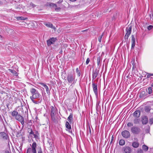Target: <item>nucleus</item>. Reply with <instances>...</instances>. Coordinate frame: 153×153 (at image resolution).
I'll return each mask as SVG.
<instances>
[{
  "mask_svg": "<svg viewBox=\"0 0 153 153\" xmlns=\"http://www.w3.org/2000/svg\"><path fill=\"white\" fill-rule=\"evenodd\" d=\"M11 115L13 117H14L16 120L20 122L22 125H24L25 123L24 118L17 111H13L11 113Z\"/></svg>",
  "mask_w": 153,
  "mask_h": 153,
  "instance_id": "1",
  "label": "nucleus"
},
{
  "mask_svg": "<svg viewBox=\"0 0 153 153\" xmlns=\"http://www.w3.org/2000/svg\"><path fill=\"white\" fill-rule=\"evenodd\" d=\"M37 146L36 143L33 142L31 146V148H29L27 151L26 153H37L36 148Z\"/></svg>",
  "mask_w": 153,
  "mask_h": 153,
  "instance_id": "2",
  "label": "nucleus"
},
{
  "mask_svg": "<svg viewBox=\"0 0 153 153\" xmlns=\"http://www.w3.org/2000/svg\"><path fill=\"white\" fill-rule=\"evenodd\" d=\"M132 26H128L126 27V35L124 37L125 39L127 40L131 32Z\"/></svg>",
  "mask_w": 153,
  "mask_h": 153,
  "instance_id": "3",
  "label": "nucleus"
},
{
  "mask_svg": "<svg viewBox=\"0 0 153 153\" xmlns=\"http://www.w3.org/2000/svg\"><path fill=\"white\" fill-rule=\"evenodd\" d=\"M51 116L52 119L54 121L56 120L55 115L56 112V108L53 106H51Z\"/></svg>",
  "mask_w": 153,
  "mask_h": 153,
  "instance_id": "4",
  "label": "nucleus"
},
{
  "mask_svg": "<svg viewBox=\"0 0 153 153\" xmlns=\"http://www.w3.org/2000/svg\"><path fill=\"white\" fill-rule=\"evenodd\" d=\"M40 96V94L38 92V91H37L36 93L33 94V95H32V96H30V99L32 101V102H33L36 103V102H35V101H34V99H37L39 98V97Z\"/></svg>",
  "mask_w": 153,
  "mask_h": 153,
  "instance_id": "5",
  "label": "nucleus"
},
{
  "mask_svg": "<svg viewBox=\"0 0 153 153\" xmlns=\"http://www.w3.org/2000/svg\"><path fill=\"white\" fill-rule=\"evenodd\" d=\"M92 86L93 91L95 95L97 97L98 95L97 84L95 83L94 82H92Z\"/></svg>",
  "mask_w": 153,
  "mask_h": 153,
  "instance_id": "6",
  "label": "nucleus"
},
{
  "mask_svg": "<svg viewBox=\"0 0 153 153\" xmlns=\"http://www.w3.org/2000/svg\"><path fill=\"white\" fill-rule=\"evenodd\" d=\"M75 79V76L74 75L71 74H68L67 76V80L69 82H72Z\"/></svg>",
  "mask_w": 153,
  "mask_h": 153,
  "instance_id": "7",
  "label": "nucleus"
},
{
  "mask_svg": "<svg viewBox=\"0 0 153 153\" xmlns=\"http://www.w3.org/2000/svg\"><path fill=\"white\" fill-rule=\"evenodd\" d=\"M131 131L132 133L134 134H138L140 132V129L138 127L133 126L131 128Z\"/></svg>",
  "mask_w": 153,
  "mask_h": 153,
  "instance_id": "8",
  "label": "nucleus"
},
{
  "mask_svg": "<svg viewBox=\"0 0 153 153\" xmlns=\"http://www.w3.org/2000/svg\"><path fill=\"white\" fill-rule=\"evenodd\" d=\"M122 134L124 137L126 138L129 137L130 136L129 132L127 130L124 131L122 132Z\"/></svg>",
  "mask_w": 153,
  "mask_h": 153,
  "instance_id": "9",
  "label": "nucleus"
},
{
  "mask_svg": "<svg viewBox=\"0 0 153 153\" xmlns=\"http://www.w3.org/2000/svg\"><path fill=\"white\" fill-rule=\"evenodd\" d=\"M56 38L53 37L51 38L47 41V44L48 46H50L52 44H53L56 40Z\"/></svg>",
  "mask_w": 153,
  "mask_h": 153,
  "instance_id": "10",
  "label": "nucleus"
},
{
  "mask_svg": "<svg viewBox=\"0 0 153 153\" xmlns=\"http://www.w3.org/2000/svg\"><path fill=\"white\" fill-rule=\"evenodd\" d=\"M98 71L97 69H95L93 71L92 74V79H95L97 76L98 74Z\"/></svg>",
  "mask_w": 153,
  "mask_h": 153,
  "instance_id": "11",
  "label": "nucleus"
},
{
  "mask_svg": "<svg viewBox=\"0 0 153 153\" xmlns=\"http://www.w3.org/2000/svg\"><path fill=\"white\" fill-rule=\"evenodd\" d=\"M131 48H134L135 45V38L133 35L131 36Z\"/></svg>",
  "mask_w": 153,
  "mask_h": 153,
  "instance_id": "12",
  "label": "nucleus"
},
{
  "mask_svg": "<svg viewBox=\"0 0 153 153\" xmlns=\"http://www.w3.org/2000/svg\"><path fill=\"white\" fill-rule=\"evenodd\" d=\"M44 24L48 27L51 28H52L54 30H55L56 28L54 26H53V25L51 23H44Z\"/></svg>",
  "mask_w": 153,
  "mask_h": 153,
  "instance_id": "13",
  "label": "nucleus"
},
{
  "mask_svg": "<svg viewBox=\"0 0 153 153\" xmlns=\"http://www.w3.org/2000/svg\"><path fill=\"white\" fill-rule=\"evenodd\" d=\"M124 151L125 153H130L131 152V149L130 147L126 146L124 147Z\"/></svg>",
  "mask_w": 153,
  "mask_h": 153,
  "instance_id": "14",
  "label": "nucleus"
},
{
  "mask_svg": "<svg viewBox=\"0 0 153 153\" xmlns=\"http://www.w3.org/2000/svg\"><path fill=\"white\" fill-rule=\"evenodd\" d=\"M140 111L139 110H137L134 113V116L135 117H140Z\"/></svg>",
  "mask_w": 153,
  "mask_h": 153,
  "instance_id": "15",
  "label": "nucleus"
},
{
  "mask_svg": "<svg viewBox=\"0 0 153 153\" xmlns=\"http://www.w3.org/2000/svg\"><path fill=\"white\" fill-rule=\"evenodd\" d=\"M148 121V118L146 117H143L142 120V123L143 124H146L147 123Z\"/></svg>",
  "mask_w": 153,
  "mask_h": 153,
  "instance_id": "16",
  "label": "nucleus"
},
{
  "mask_svg": "<svg viewBox=\"0 0 153 153\" xmlns=\"http://www.w3.org/2000/svg\"><path fill=\"white\" fill-rule=\"evenodd\" d=\"M16 18L18 20H25L27 19V17H24L23 16L16 17Z\"/></svg>",
  "mask_w": 153,
  "mask_h": 153,
  "instance_id": "17",
  "label": "nucleus"
},
{
  "mask_svg": "<svg viewBox=\"0 0 153 153\" xmlns=\"http://www.w3.org/2000/svg\"><path fill=\"white\" fill-rule=\"evenodd\" d=\"M139 145V144L137 142H134L132 143V146L135 148H137L138 147Z\"/></svg>",
  "mask_w": 153,
  "mask_h": 153,
  "instance_id": "18",
  "label": "nucleus"
},
{
  "mask_svg": "<svg viewBox=\"0 0 153 153\" xmlns=\"http://www.w3.org/2000/svg\"><path fill=\"white\" fill-rule=\"evenodd\" d=\"M70 122H71L73 120V115L71 114L67 119Z\"/></svg>",
  "mask_w": 153,
  "mask_h": 153,
  "instance_id": "19",
  "label": "nucleus"
},
{
  "mask_svg": "<svg viewBox=\"0 0 153 153\" xmlns=\"http://www.w3.org/2000/svg\"><path fill=\"white\" fill-rule=\"evenodd\" d=\"M8 70L13 74V75L15 76H17V73L15 71L11 70V69H9Z\"/></svg>",
  "mask_w": 153,
  "mask_h": 153,
  "instance_id": "20",
  "label": "nucleus"
},
{
  "mask_svg": "<svg viewBox=\"0 0 153 153\" xmlns=\"http://www.w3.org/2000/svg\"><path fill=\"white\" fill-rule=\"evenodd\" d=\"M65 126L66 128L68 129H71V128L70 125L68 121H66V122Z\"/></svg>",
  "mask_w": 153,
  "mask_h": 153,
  "instance_id": "21",
  "label": "nucleus"
},
{
  "mask_svg": "<svg viewBox=\"0 0 153 153\" xmlns=\"http://www.w3.org/2000/svg\"><path fill=\"white\" fill-rule=\"evenodd\" d=\"M125 141L124 140L121 139L120 140L119 142V144L121 146H123L125 144Z\"/></svg>",
  "mask_w": 153,
  "mask_h": 153,
  "instance_id": "22",
  "label": "nucleus"
},
{
  "mask_svg": "<svg viewBox=\"0 0 153 153\" xmlns=\"http://www.w3.org/2000/svg\"><path fill=\"white\" fill-rule=\"evenodd\" d=\"M38 91H36L35 89L34 88H31L30 90V92L32 95H33V94L37 92Z\"/></svg>",
  "mask_w": 153,
  "mask_h": 153,
  "instance_id": "23",
  "label": "nucleus"
},
{
  "mask_svg": "<svg viewBox=\"0 0 153 153\" xmlns=\"http://www.w3.org/2000/svg\"><path fill=\"white\" fill-rule=\"evenodd\" d=\"M142 149L143 150L146 151L148 150V147L144 145L142 146Z\"/></svg>",
  "mask_w": 153,
  "mask_h": 153,
  "instance_id": "24",
  "label": "nucleus"
},
{
  "mask_svg": "<svg viewBox=\"0 0 153 153\" xmlns=\"http://www.w3.org/2000/svg\"><path fill=\"white\" fill-rule=\"evenodd\" d=\"M44 88L46 89V91L48 94L50 93V91L49 90V88L46 85L45 86V87H44Z\"/></svg>",
  "mask_w": 153,
  "mask_h": 153,
  "instance_id": "25",
  "label": "nucleus"
},
{
  "mask_svg": "<svg viewBox=\"0 0 153 153\" xmlns=\"http://www.w3.org/2000/svg\"><path fill=\"white\" fill-rule=\"evenodd\" d=\"M152 92V88L151 87H149L148 88V93L149 94H151Z\"/></svg>",
  "mask_w": 153,
  "mask_h": 153,
  "instance_id": "26",
  "label": "nucleus"
},
{
  "mask_svg": "<svg viewBox=\"0 0 153 153\" xmlns=\"http://www.w3.org/2000/svg\"><path fill=\"white\" fill-rule=\"evenodd\" d=\"M50 5L51 7H55L56 10V8L57 7L56 5L55 4H54L53 3H51L50 4Z\"/></svg>",
  "mask_w": 153,
  "mask_h": 153,
  "instance_id": "27",
  "label": "nucleus"
},
{
  "mask_svg": "<svg viewBox=\"0 0 153 153\" xmlns=\"http://www.w3.org/2000/svg\"><path fill=\"white\" fill-rule=\"evenodd\" d=\"M103 35V33H102V35L100 36L98 38V41L100 42H101L102 38Z\"/></svg>",
  "mask_w": 153,
  "mask_h": 153,
  "instance_id": "28",
  "label": "nucleus"
},
{
  "mask_svg": "<svg viewBox=\"0 0 153 153\" xmlns=\"http://www.w3.org/2000/svg\"><path fill=\"white\" fill-rule=\"evenodd\" d=\"M76 72L77 73L78 76H80V73L79 71L78 68H77L76 69Z\"/></svg>",
  "mask_w": 153,
  "mask_h": 153,
  "instance_id": "29",
  "label": "nucleus"
},
{
  "mask_svg": "<svg viewBox=\"0 0 153 153\" xmlns=\"http://www.w3.org/2000/svg\"><path fill=\"white\" fill-rule=\"evenodd\" d=\"M97 63L98 65L100 63V57H98L97 58Z\"/></svg>",
  "mask_w": 153,
  "mask_h": 153,
  "instance_id": "30",
  "label": "nucleus"
},
{
  "mask_svg": "<svg viewBox=\"0 0 153 153\" xmlns=\"http://www.w3.org/2000/svg\"><path fill=\"white\" fill-rule=\"evenodd\" d=\"M153 76V74H150V73H147V78H149L151 76Z\"/></svg>",
  "mask_w": 153,
  "mask_h": 153,
  "instance_id": "31",
  "label": "nucleus"
},
{
  "mask_svg": "<svg viewBox=\"0 0 153 153\" xmlns=\"http://www.w3.org/2000/svg\"><path fill=\"white\" fill-rule=\"evenodd\" d=\"M48 143L49 144V145L50 146H51L52 145L53 143L52 141L51 140H48Z\"/></svg>",
  "mask_w": 153,
  "mask_h": 153,
  "instance_id": "32",
  "label": "nucleus"
},
{
  "mask_svg": "<svg viewBox=\"0 0 153 153\" xmlns=\"http://www.w3.org/2000/svg\"><path fill=\"white\" fill-rule=\"evenodd\" d=\"M127 125L128 126H133V124L131 123H127Z\"/></svg>",
  "mask_w": 153,
  "mask_h": 153,
  "instance_id": "33",
  "label": "nucleus"
},
{
  "mask_svg": "<svg viewBox=\"0 0 153 153\" xmlns=\"http://www.w3.org/2000/svg\"><path fill=\"white\" fill-rule=\"evenodd\" d=\"M134 122L135 124H137L139 123L138 120L137 119H135L134 120Z\"/></svg>",
  "mask_w": 153,
  "mask_h": 153,
  "instance_id": "34",
  "label": "nucleus"
},
{
  "mask_svg": "<svg viewBox=\"0 0 153 153\" xmlns=\"http://www.w3.org/2000/svg\"><path fill=\"white\" fill-rule=\"evenodd\" d=\"M90 61V60L89 58H88L86 61V64L87 65L88 64L89 62Z\"/></svg>",
  "mask_w": 153,
  "mask_h": 153,
  "instance_id": "35",
  "label": "nucleus"
},
{
  "mask_svg": "<svg viewBox=\"0 0 153 153\" xmlns=\"http://www.w3.org/2000/svg\"><path fill=\"white\" fill-rule=\"evenodd\" d=\"M138 153H143L142 150L141 149H139L137 151Z\"/></svg>",
  "mask_w": 153,
  "mask_h": 153,
  "instance_id": "36",
  "label": "nucleus"
},
{
  "mask_svg": "<svg viewBox=\"0 0 153 153\" xmlns=\"http://www.w3.org/2000/svg\"><path fill=\"white\" fill-rule=\"evenodd\" d=\"M153 26L152 25H149L148 27V29L149 30H150L152 28Z\"/></svg>",
  "mask_w": 153,
  "mask_h": 153,
  "instance_id": "37",
  "label": "nucleus"
},
{
  "mask_svg": "<svg viewBox=\"0 0 153 153\" xmlns=\"http://www.w3.org/2000/svg\"><path fill=\"white\" fill-rule=\"evenodd\" d=\"M39 84L41 85L42 86H43L44 87H45V86L46 85L45 84L43 83L40 82V83Z\"/></svg>",
  "mask_w": 153,
  "mask_h": 153,
  "instance_id": "38",
  "label": "nucleus"
},
{
  "mask_svg": "<svg viewBox=\"0 0 153 153\" xmlns=\"http://www.w3.org/2000/svg\"><path fill=\"white\" fill-rule=\"evenodd\" d=\"M39 84L41 85L42 86H43L44 87H45V86L46 85L45 84L43 83L40 82V83Z\"/></svg>",
  "mask_w": 153,
  "mask_h": 153,
  "instance_id": "39",
  "label": "nucleus"
},
{
  "mask_svg": "<svg viewBox=\"0 0 153 153\" xmlns=\"http://www.w3.org/2000/svg\"><path fill=\"white\" fill-rule=\"evenodd\" d=\"M145 110L147 111H150L149 108L148 107H146L145 108Z\"/></svg>",
  "mask_w": 153,
  "mask_h": 153,
  "instance_id": "40",
  "label": "nucleus"
},
{
  "mask_svg": "<svg viewBox=\"0 0 153 153\" xmlns=\"http://www.w3.org/2000/svg\"><path fill=\"white\" fill-rule=\"evenodd\" d=\"M30 134H32L33 135L34 134V132L32 131V130L31 129H30Z\"/></svg>",
  "mask_w": 153,
  "mask_h": 153,
  "instance_id": "41",
  "label": "nucleus"
},
{
  "mask_svg": "<svg viewBox=\"0 0 153 153\" xmlns=\"http://www.w3.org/2000/svg\"><path fill=\"white\" fill-rule=\"evenodd\" d=\"M38 153H43L41 149L38 151Z\"/></svg>",
  "mask_w": 153,
  "mask_h": 153,
  "instance_id": "42",
  "label": "nucleus"
},
{
  "mask_svg": "<svg viewBox=\"0 0 153 153\" xmlns=\"http://www.w3.org/2000/svg\"><path fill=\"white\" fill-rule=\"evenodd\" d=\"M30 6L31 7H34L35 6V5L33 4V3H31L30 4Z\"/></svg>",
  "mask_w": 153,
  "mask_h": 153,
  "instance_id": "43",
  "label": "nucleus"
},
{
  "mask_svg": "<svg viewBox=\"0 0 153 153\" xmlns=\"http://www.w3.org/2000/svg\"><path fill=\"white\" fill-rule=\"evenodd\" d=\"M33 135V136L34 137L36 138L37 137V135H36V134H34Z\"/></svg>",
  "mask_w": 153,
  "mask_h": 153,
  "instance_id": "44",
  "label": "nucleus"
},
{
  "mask_svg": "<svg viewBox=\"0 0 153 153\" xmlns=\"http://www.w3.org/2000/svg\"><path fill=\"white\" fill-rule=\"evenodd\" d=\"M150 121L152 122V123H153V118H152L150 119Z\"/></svg>",
  "mask_w": 153,
  "mask_h": 153,
  "instance_id": "45",
  "label": "nucleus"
},
{
  "mask_svg": "<svg viewBox=\"0 0 153 153\" xmlns=\"http://www.w3.org/2000/svg\"><path fill=\"white\" fill-rule=\"evenodd\" d=\"M2 36L0 35V39L1 40L2 39Z\"/></svg>",
  "mask_w": 153,
  "mask_h": 153,
  "instance_id": "46",
  "label": "nucleus"
},
{
  "mask_svg": "<svg viewBox=\"0 0 153 153\" xmlns=\"http://www.w3.org/2000/svg\"><path fill=\"white\" fill-rule=\"evenodd\" d=\"M87 30L86 29V30H82V32H84V31H87Z\"/></svg>",
  "mask_w": 153,
  "mask_h": 153,
  "instance_id": "47",
  "label": "nucleus"
},
{
  "mask_svg": "<svg viewBox=\"0 0 153 153\" xmlns=\"http://www.w3.org/2000/svg\"><path fill=\"white\" fill-rule=\"evenodd\" d=\"M151 86L152 87H153V83L151 84Z\"/></svg>",
  "mask_w": 153,
  "mask_h": 153,
  "instance_id": "48",
  "label": "nucleus"
},
{
  "mask_svg": "<svg viewBox=\"0 0 153 153\" xmlns=\"http://www.w3.org/2000/svg\"><path fill=\"white\" fill-rule=\"evenodd\" d=\"M4 153H9V152H6Z\"/></svg>",
  "mask_w": 153,
  "mask_h": 153,
  "instance_id": "49",
  "label": "nucleus"
},
{
  "mask_svg": "<svg viewBox=\"0 0 153 153\" xmlns=\"http://www.w3.org/2000/svg\"><path fill=\"white\" fill-rule=\"evenodd\" d=\"M112 140H112V139H111V142L112 141Z\"/></svg>",
  "mask_w": 153,
  "mask_h": 153,
  "instance_id": "50",
  "label": "nucleus"
},
{
  "mask_svg": "<svg viewBox=\"0 0 153 153\" xmlns=\"http://www.w3.org/2000/svg\"><path fill=\"white\" fill-rule=\"evenodd\" d=\"M58 3H59V1H58Z\"/></svg>",
  "mask_w": 153,
  "mask_h": 153,
  "instance_id": "51",
  "label": "nucleus"
},
{
  "mask_svg": "<svg viewBox=\"0 0 153 153\" xmlns=\"http://www.w3.org/2000/svg\"><path fill=\"white\" fill-rule=\"evenodd\" d=\"M72 153H74V152H73Z\"/></svg>",
  "mask_w": 153,
  "mask_h": 153,
  "instance_id": "52",
  "label": "nucleus"
}]
</instances>
